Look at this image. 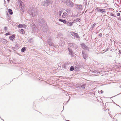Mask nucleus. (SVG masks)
Wrapping results in <instances>:
<instances>
[{
	"instance_id": "f257e3e1",
	"label": "nucleus",
	"mask_w": 121,
	"mask_h": 121,
	"mask_svg": "<svg viewBox=\"0 0 121 121\" xmlns=\"http://www.w3.org/2000/svg\"><path fill=\"white\" fill-rule=\"evenodd\" d=\"M29 13L32 17H34L36 15V9L33 7H30L29 10Z\"/></svg>"
},
{
	"instance_id": "f03ea898",
	"label": "nucleus",
	"mask_w": 121,
	"mask_h": 121,
	"mask_svg": "<svg viewBox=\"0 0 121 121\" xmlns=\"http://www.w3.org/2000/svg\"><path fill=\"white\" fill-rule=\"evenodd\" d=\"M47 41L48 44L49 45L51 46H53L55 47V45H54L52 42V39L51 38H49L47 40Z\"/></svg>"
},
{
	"instance_id": "7ed1b4c3",
	"label": "nucleus",
	"mask_w": 121,
	"mask_h": 121,
	"mask_svg": "<svg viewBox=\"0 0 121 121\" xmlns=\"http://www.w3.org/2000/svg\"><path fill=\"white\" fill-rule=\"evenodd\" d=\"M71 34L72 36L75 37L77 38H80L79 36L77 33L72 32H71Z\"/></svg>"
},
{
	"instance_id": "20e7f679",
	"label": "nucleus",
	"mask_w": 121,
	"mask_h": 121,
	"mask_svg": "<svg viewBox=\"0 0 121 121\" xmlns=\"http://www.w3.org/2000/svg\"><path fill=\"white\" fill-rule=\"evenodd\" d=\"M83 58L85 59L88 57L85 51H82V52Z\"/></svg>"
},
{
	"instance_id": "39448f33",
	"label": "nucleus",
	"mask_w": 121,
	"mask_h": 121,
	"mask_svg": "<svg viewBox=\"0 0 121 121\" xmlns=\"http://www.w3.org/2000/svg\"><path fill=\"white\" fill-rule=\"evenodd\" d=\"M95 10H96L97 12L101 13L105 12V9H99L98 8H97Z\"/></svg>"
},
{
	"instance_id": "423d86ee",
	"label": "nucleus",
	"mask_w": 121,
	"mask_h": 121,
	"mask_svg": "<svg viewBox=\"0 0 121 121\" xmlns=\"http://www.w3.org/2000/svg\"><path fill=\"white\" fill-rule=\"evenodd\" d=\"M26 26V25L24 24H19L18 26V27L21 28H25Z\"/></svg>"
},
{
	"instance_id": "0eeeda50",
	"label": "nucleus",
	"mask_w": 121,
	"mask_h": 121,
	"mask_svg": "<svg viewBox=\"0 0 121 121\" xmlns=\"http://www.w3.org/2000/svg\"><path fill=\"white\" fill-rule=\"evenodd\" d=\"M69 65L68 64L65 63L64 64L62 65V68H64V69H67L69 68Z\"/></svg>"
},
{
	"instance_id": "6e6552de",
	"label": "nucleus",
	"mask_w": 121,
	"mask_h": 121,
	"mask_svg": "<svg viewBox=\"0 0 121 121\" xmlns=\"http://www.w3.org/2000/svg\"><path fill=\"white\" fill-rule=\"evenodd\" d=\"M76 8L77 9H82V6L81 5L76 4L75 6Z\"/></svg>"
},
{
	"instance_id": "1a4fd4ad",
	"label": "nucleus",
	"mask_w": 121,
	"mask_h": 121,
	"mask_svg": "<svg viewBox=\"0 0 121 121\" xmlns=\"http://www.w3.org/2000/svg\"><path fill=\"white\" fill-rule=\"evenodd\" d=\"M44 3L45 6H48L49 4V1L48 0H47L44 1Z\"/></svg>"
},
{
	"instance_id": "9d476101",
	"label": "nucleus",
	"mask_w": 121,
	"mask_h": 121,
	"mask_svg": "<svg viewBox=\"0 0 121 121\" xmlns=\"http://www.w3.org/2000/svg\"><path fill=\"white\" fill-rule=\"evenodd\" d=\"M69 45L70 47L74 48L75 46L76 45L74 43H69Z\"/></svg>"
},
{
	"instance_id": "9b49d317",
	"label": "nucleus",
	"mask_w": 121,
	"mask_h": 121,
	"mask_svg": "<svg viewBox=\"0 0 121 121\" xmlns=\"http://www.w3.org/2000/svg\"><path fill=\"white\" fill-rule=\"evenodd\" d=\"M15 37V35H13L10 36L9 37V38L10 40H13Z\"/></svg>"
},
{
	"instance_id": "f8f14e48",
	"label": "nucleus",
	"mask_w": 121,
	"mask_h": 121,
	"mask_svg": "<svg viewBox=\"0 0 121 121\" xmlns=\"http://www.w3.org/2000/svg\"><path fill=\"white\" fill-rule=\"evenodd\" d=\"M81 45L83 48L84 49H85L87 48V46H86L84 43L81 44Z\"/></svg>"
},
{
	"instance_id": "ddd939ff",
	"label": "nucleus",
	"mask_w": 121,
	"mask_h": 121,
	"mask_svg": "<svg viewBox=\"0 0 121 121\" xmlns=\"http://www.w3.org/2000/svg\"><path fill=\"white\" fill-rule=\"evenodd\" d=\"M73 22H67L66 23L68 26H71L73 24Z\"/></svg>"
},
{
	"instance_id": "4468645a",
	"label": "nucleus",
	"mask_w": 121,
	"mask_h": 121,
	"mask_svg": "<svg viewBox=\"0 0 121 121\" xmlns=\"http://www.w3.org/2000/svg\"><path fill=\"white\" fill-rule=\"evenodd\" d=\"M68 14L66 12L64 13L62 15V17L63 18H65L67 16Z\"/></svg>"
},
{
	"instance_id": "2eb2a0df",
	"label": "nucleus",
	"mask_w": 121,
	"mask_h": 121,
	"mask_svg": "<svg viewBox=\"0 0 121 121\" xmlns=\"http://www.w3.org/2000/svg\"><path fill=\"white\" fill-rule=\"evenodd\" d=\"M68 49L69 52V54H70L72 55L73 53V52L72 51V50L71 49H70L69 48H68Z\"/></svg>"
},
{
	"instance_id": "dca6fc26",
	"label": "nucleus",
	"mask_w": 121,
	"mask_h": 121,
	"mask_svg": "<svg viewBox=\"0 0 121 121\" xmlns=\"http://www.w3.org/2000/svg\"><path fill=\"white\" fill-rule=\"evenodd\" d=\"M59 21H60L62 22L65 24L67 22L65 20H62L61 19H59Z\"/></svg>"
},
{
	"instance_id": "f3484780",
	"label": "nucleus",
	"mask_w": 121,
	"mask_h": 121,
	"mask_svg": "<svg viewBox=\"0 0 121 121\" xmlns=\"http://www.w3.org/2000/svg\"><path fill=\"white\" fill-rule=\"evenodd\" d=\"M74 4L72 2H70L69 4H68L71 7H73V4Z\"/></svg>"
},
{
	"instance_id": "a211bd4d",
	"label": "nucleus",
	"mask_w": 121,
	"mask_h": 121,
	"mask_svg": "<svg viewBox=\"0 0 121 121\" xmlns=\"http://www.w3.org/2000/svg\"><path fill=\"white\" fill-rule=\"evenodd\" d=\"M8 12L10 14L12 15L13 14L12 10L11 9H9Z\"/></svg>"
},
{
	"instance_id": "6ab92c4d",
	"label": "nucleus",
	"mask_w": 121,
	"mask_h": 121,
	"mask_svg": "<svg viewBox=\"0 0 121 121\" xmlns=\"http://www.w3.org/2000/svg\"><path fill=\"white\" fill-rule=\"evenodd\" d=\"M26 50V47H24L21 49V51L22 52H23Z\"/></svg>"
},
{
	"instance_id": "aec40b11",
	"label": "nucleus",
	"mask_w": 121,
	"mask_h": 121,
	"mask_svg": "<svg viewBox=\"0 0 121 121\" xmlns=\"http://www.w3.org/2000/svg\"><path fill=\"white\" fill-rule=\"evenodd\" d=\"M69 69L70 71H73L74 69V66H71Z\"/></svg>"
},
{
	"instance_id": "412c9836",
	"label": "nucleus",
	"mask_w": 121,
	"mask_h": 121,
	"mask_svg": "<svg viewBox=\"0 0 121 121\" xmlns=\"http://www.w3.org/2000/svg\"><path fill=\"white\" fill-rule=\"evenodd\" d=\"M86 86L85 84H83L82 85V86L80 87L81 88L83 89V90L84 89L85 86Z\"/></svg>"
},
{
	"instance_id": "4be33fe9",
	"label": "nucleus",
	"mask_w": 121,
	"mask_h": 121,
	"mask_svg": "<svg viewBox=\"0 0 121 121\" xmlns=\"http://www.w3.org/2000/svg\"><path fill=\"white\" fill-rule=\"evenodd\" d=\"M2 41L4 43H7V40L5 39H3Z\"/></svg>"
},
{
	"instance_id": "5701e85b",
	"label": "nucleus",
	"mask_w": 121,
	"mask_h": 121,
	"mask_svg": "<svg viewBox=\"0 0 121 121\" xmlns=\"http://www.w3.org/2000/svg\"><path fill=\"white\" fill-rule=\"evenodd\" d=\"M18 31L21 34H25V31Z\"/></svg>"
},
{
	"instance_id": "b1692460",
	"label": "nucleus",
	"mask_w": 121,
	"mask_h": 121,
	"mask_svg": "<svg viewBox=\"0 0 121 121\" xmlns=\"http://www.w3.org/2000/svg\"><path fill=\"white\" fill-rule=\"evenodd\" d=\"M92 73H99V71H97L96 70H94L92 71Z\"/></svg>"
},
{
	"instance_id": "393cba45",
	"label": "nucleus",
	"mask_w": 121,
	"mask_h": 121,
	"mask_svg": "<svg viewBox=\"0 0 121 121\" xmlns=\"http://www.w3.org/2000/svg\"><path fill=\"white\" fill-rule=\"evenodd\" d=\"M69 99L68 100L66 103H65V102H64L63 103V106L64 105H66V104L68 103V102L69 101V100H70V98H69L70 96H69Z\"/></svg>"
},
{
	"instance_id": "a878e982",
	"label": "nucleus",
	"mask_w": 121,
	"mask_h": 121,
	"mask_svg": "<svg viewBox=\"0 0 121 121\" xmlns=\"http://www.w3.org/2000/svg\"><path fill=\"white\" fill-rule=\"evenodd\" d=\"M70 0H66L65 2L67 4H68L70 2Z\"/></svg>"
},
{
	"instance_id": "bb28decb",
	"label": "nucleus",
	"mask_w": 121,
	"mask_h": 121,
	"mask_svg": "<svg viewBox=\"0 0 121 121\" xmlns=\"http://www.w3.org/2000/svg\"><path fill=\"white\" fill-rule=\"evenodd\" d=\"M98 92L99 93H101L102 94L103 93L104 91H103L101 90L100 91H98Z\"/></svg>"
},
{
	"instance_id": "cd10ccee",
	"label": "nucleus",
	"mask_w": 121,
	"mask_h": 121,
	"mask_svg": "<svg viewBox=\"0 0 121 121\" xmlns=\"http://www.w3.org/2000/svg\"><path fill=\"white\" fill-rule=\"evenodd\" d=\"M62 13V11H59L58 12V15L59 17H60L61 16Z\"/></svg>"
},
{
	"instance_id": "c85d7f7f",
	"label": "nucleus",
	"mask_w": 121,
	"mask_h": 121,
	"mask_svg": "<svg viewBox=\"0 0 121 121\" xmlns=\"http://www.w3.org/2000/svg\"><path fill=\"white\" fill-rule=\"evenodd\" d=\"M21 7L22 11H24V7L23 6H22V7Z\"/></svg>"
},
{
	"instance_id": "c756f323",
	"label": "nucleus",
	"mask_w": 121,
	"mask_h": 121,
	"mask_svg": "<svg viewBox=\"0 0 121 121\" xmlns=\"http://www.w3.org/2000/svg\"><path fill=\"white\" fill-rule=\"evenodd\" d=\"M96 25V24L94 23L91 26V27L93 28L94 27V26Z\"/></svg>"
},
{
	"instance_id": "7c9ffc66",
	"label": "nucleus",
	"mask_w": 121,
	"mask_h": 121,
	"mask_svg": "<svg viewBox=\"0 0 121 121\" xmlns=\"http://www.w3.org/2000/svg\"><path fill=\"white\" fill-rule=\"evenodd\" d=\"M29 41L30 43H31L32 41V38H30L29 39Z\"/></svg>"
},
{
	"instance_id": "2f4dec72",
	"label": "nucleus",
	"mask_w": 121,
	"mask_h": 121,
	"mask_svg": "<svg viewBox=\"0 0 121 121\" xmlns=\"http://www.w3.org/2000/svg\"><path fill=\"white\" fill-rule=\"evenodd\" d=\"M80 20L79 19H78L76 20L75 21L76 22H80Z\"/></svg>"
},
{
	"instance_id": "473e14b6",
	"label": "nucleus",
	"mask_w": 121,
	"mask_h": 121,
	"mask_svg": "<svg viewBox=\"0 0 121 121\" xmlns=\"http://www.w3.org/2000/svg\"><path fill=\"white\" fill-rule=\"evenodd\" d=\"M22 3H23L22 2V3H20V4L19 6L20 7H22V6H23V5H22Z\"/></svg>"
},
{
	"instance_id": "72a5a7b5",
	"label": "nucleus",
	"mask_w": 121,
	"mask_h": 121,
	"mask_svg": "<svg viewBox=\"0 0 121 121\" xmlns=\"http://www.w3.org/2000/svg\"><path fill=\"white\" fill-rule=\"evenodd\" d=\"M110 15L111 16H113V17H115L114 15V14H113L112 13H111L110 14Z\"/></svg>"
},
{
	"instance_id": "f704fd0d",
	"label": "nucleus",
	"mask_w": 121,
	"mask_h": 121,
	"mask_svg": "<svg viewBox=\"0 0 121 121\" xmlns=\"http://www.w3.org/2000/svg\"><path fill=\"white\" fill-rule=\"evenodd\" d=\"M120 15V13H118L117 14V16H119Z\"/></svg>"
},
{
	"instance_id": "c9c22d12",
	"label": "nucleus",
	"mask_w": 121,
	"mask_h": 121,
	"mask_svg": "<svg viewBox=\"0 0 121 121\" xmlns=\"http://www.w3.org/2000/svg\"><path fill=\"white\" fill-rule=\"evenodd\" d=\"M99 36L100 37H101L102 36V34L101 33H100L99 35Z\"/></svg>"
},
{
	"instance_id": "e433bc0d",
	"label": "nucleus",
	"mask_w": 121,
	"mask_h": 121,
	"mask_svg": "<svg viewBox=\"0 0 121 121\" xmlns=\"http://www.w3.org/2000/svg\"><path fill=\"white\" fill-rule=\"evenodd\" d=\"M9 33H6L5 34V35H6V36H7L8 35H9Z\"/></svg>"
},
{
	"instance_id": "4c0bfd02",
	"label": "nucleus",
	"mask_w": 121,
	"mask_h": 121,
	"mask_svg": "<svg viewBox=\"0 0 121 121\" xmlns=\"http://www.w3.org/2000/svg\"><path fill=\"white\" fill-rule=\"evenodd\" d=\"M4 29L5 30H6L7 29V27H4Z\"/></svg>"
},
{
	"instance_id": "58836bf2",
	"label": "nucleus",
	"mask_w": 121,
	"mask_h": 121,
	"mask_svg": "<svg viewBox=\"0 0 121 121\" xmlns=\"http://www.w3.org/2000/svg\"><path fill=\"white\" fill-rule=\"evenodd\" d=\"M121 94V93H120L119 94H118L117 95H115V96H114H114H116L117 95H119V94Z\"/></svg>"
},
{
	"instance_id": "ea45409f",
	"label": "nucleus",
	"mask_w": 121,
	"mask_h": 121,
	"mask_svg": "<svg viewBox=\"0 0 121 121\" xmlns=\"http://www.w3.org/2000/svg\"><path fill=\"white\" fill-rule=\"evenodd\" d=\"M119 52L120 53V54H121V51L120 50H119Z\"/></svg>"
},
{
	"instance_id": "a19ab883",
	"label": "nucleus",
	"mask_w": 121,
	"mask_h": 121,
	"mask_svg": "<svg viewBox=\"0 0 121 121\" xmlns=\"http://www.w3.org/2000/svg\"><path fill=\"white\" fill-rule=\"evenodd\" d=\"M0 118H1V120H2L3 121H4V120L3 119H2V118H1V117H0Z\"/></svg>"
},
{
	"instance_id": "79ce46f5",
	"label": "nucleus",
	"mask_w": 121,
	"mask_h": 121,
	"mask_svg": "<svg viewBox=\"0 0 121 121\" xmlns=\"http://www.w3.org/2000/svg\"><path fill=\"white\" fill-rule=\"evenodd\" d=\"M0 118H1V120H2L3 121H4V120L3 119H2V118H1V117H0Z\"/></svg>"
},
{
	"instance_id": "37998d69",
	"label": "nucleus",
	"mask_w": 121,
	"mask_h": 121,
	"mask_svg": "<svg viewBox=\"0 0 121 121\" xmlns=\"http://www.w3.org/2000/svg\"><path fill=\"white\" fill-rule=\"evenodd\" d=\"M68 9H66V11L67 13H68Z\"/></svg>"
},
{
	"instance_id": "c03bdc74",
	"label": "nucleus",
	"mask_w": 121,
	"mask_h": 121,
	"mask_svg": "<svg viewBox=\"0 0 121 121\" xmlns=\"http://www.w3.org/2000/svg\"><path fill=\"white\" fill-rule=\"evenodd\" d=\"M7 0V1L8 3H9V2L10 0Z\"/></svg>"
},
{
	"instance_id": "a18cd8bd",
	"label": "nucleus",
	"mask_w": 121,
	"mask_h": 121,
	"mask_svg": "<svg viewBox=\"0 0 121 121\" xmlns=\"http://www.w3.org/2000/svg\"><path fill=\"white\" fill-rule=\"evenodd\" d=\"M7 15H9V16H8V17H10V16H9V14H8V13H7Z\"/></svg>"
},
{
	"instance_id": "49530a36",
	"label": "nucleus",
	"mask_w": 121,
	"mask_h": 121,
	"mask_svg": "<svg viewBox=\"0 0 121 121\" xmlns=\"http://www.w3.org/2000/svg\"><path fill=\"white\" fill-rule=\"evenodd\" d=\"M93 71V70H90V71H91V72H92V71Z\"/></svg>"
},
{
	"instance_id": "de8ad7c7",
	"label": "nucleus",
	"mask_w": 121,
	"mask_h": 121,
	"mask_svg": "<svg viewBox=\"0 0 121 121\" xmlns=\"http://www.w3.org/2000/svg\"><path fill=\"white\" fill-rule=\"evenodd\" d=\"M20 30H24L23 29H21Z\"/></svg>"
},
{
	"instance_id": "09e8293b",
	"label": "nucleus",
	"mask_w": 121,
	"mask_h": 121,
	"mask_svg": "<svg viewBox=\"0 0 121 121\" xmlns=\"http://www.w3.org/2000/svg\"><path fill=\"white\" fill-rule=\"evenodd\" d=\"M120 67L121 68V65L120 66Z\"/></svg>"
},
{
	"instance_id": "8fccbe9b",
	"label": "nucleus",
	"mask_w": 121,
	"mask_h": 121,
	"mask_svg": "<svg viewBox=\"0 0 121 121\" xmlns=\"http://www.w3.org/2000/svg\"><path fill=\"white\" fill-rule=\"evenodd\" d=\"M4 2H5V0H4Z\"/></svg>"
},
{
	"instance_id": "3c124183",
	"label": "nucleus",
	"mask_w": 121,
	"mask_h": 121,
	"mask_svg": "<svg viewBox=\"0 0 121 121\" xmlns=\"http://www.w3.org/2000/svg\"><path fill=\"white\" fill-rule=\"evenodd\" d=\"M66 96H68V95H67V94H66Z\"/></svg>"
},
{
	"instance_id": "603ef678",
	"label": "nucleus",
	"mask_w": 121,
	"mask_h": 121,
	"mask_svg": "<svg viewBox=\"0 0 121 121\" xmlns=\"http://www.w3.org/2000/svg\"><path fill=\"white\" fill-rule=\"evenodd\" d=\"M109 115H110V114H109Z\"/></svg>"
},
{
	"instance_id": "864d4df0",
	"label": "nucleus",
	"mask_w": 121,
	"mask_h": 121,
	"mask_svg": "<svg viewBox=\"0 0 121 121\" xmlns=\"http://www.w3.org/2000/svg\"><path fill=\"white\" fill-rule=\"evenodd\" d=\"M72 56H73V55Z\"/></svg>"
},
{
	"instance_id": "5fc2aeb1",
	"label": "nucleus",
	"mask_w": 121,
	"mask_h": 121,
	"mask_svg": "<svg viewBox=\"0 0 121 121\" xmlns=\"http://www.w3.org/2000/svg\"><path fill=\"white\" fill-rule=\"evenodd\" d=\"M119 106L120 107V108H121V107H120V106Z\"/></svg>"
},
{
	"instance_id": "6e6d98bb",
	"label": "nucleus",
	"mask_w": 121,
	"mask_h": 121,
	"mask_svg": "<svg viewBox=\"0 0 121 121\" xmlns=\"http://www.w3.org/2000/svg\"><path fill=\"white\" fill-rule=\"evenodd\" d=\"M67 121H69V120H68Z\"/></svg>"
}]
</instances>
